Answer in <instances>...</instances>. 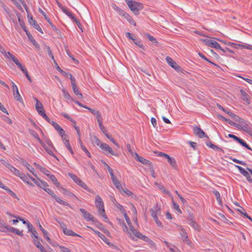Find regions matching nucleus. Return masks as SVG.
<instances>
[{
    "label": "nucleus",
    "mask_w": 252,
    "mask_h": 252,
    "mask_svg": "<svg viewBox=\"0 0 252 252\" xmlns=\"http://www.w3.org/2000/svg\"><path fill=\"white\" fill-rule=\"evenodd\" d=\"M128 6L133 13L138 15L139 14V11L143 8V4L141 2H137L132 0H126Z\"/></svg>",
    "instance_id": "1"
},
{
    "label": "nucleus",
    "mask_w": 252,
    "mask_h": 252,
    "mask_svg": "<svg viewBox=\"0 0 252 252\" xmlns=\"http://www.w3.org/2000/svg\"><path fill=\"white\" fill-rule=\"evenodd\" d=\"M69 176L79 186L83 188L85 190L88 191L89 192L95 194V192L94 190L90 189L87 185L83 182L80 178H79L76 175H74V174L69 173H68Z\"/></svg>",
    "instance_id": "2"
},
{
    "label": "nucleus",
    "mask_w": 252,
    "mask_h": 252,
    "mask_svg": "<svg viewBox=\"0 0 252 252\" xmlns=\"http://www.w3.org/2000/svg\"><path fill=\"white\" fill-rule=\"evenodd\" d=\"M151 213V216L153 218L154 220L155 221L157 225L159 226H162V223L159 220L158 215L160 213V209L159 208H156V210L153 209H151L150 211Z\"/></svg>",
    "instance_id": "3"
},
{
    "label": "nucleus",
    "mask_w": 252,
    "mask_h": 252,
    "mask_svg": "<svg viewBox=\"0 0 252 252\" xmlns=\"http://www.w3.org/2000/svg\"><path fill=\"white\" fill-rule=\"evenodd\" d=\"M38 11L40 13H41L44 17V18L46 20L47 22L51 26L52 30L54 31L59 35H61V32L59 29H57L51 22L50 19L48 17L47 14L44 12L40 8H39Z\"/></svg>",
    "instance_id": "4"
},
{
    "label": "nucleus",
    "mask_w": 252,
    "mask_h": 252,
    "mask_svg": "<svg viewBox=\"0 0 252 252\" xmlns=\"http://www.w3.org/2000/svg\"><path fill=\"white\" fill-rule=\"evenodd\" d=\"M239 123L240 124H238V126L237 127L239 130L243 131L247 134L252 130L250 128L248 122L244 119L242 118Z\"/></svg>",
    "instance_id": "5"
},
{
    "label": "nucleus",
    "mask_w": 252,
    "mask_h": 252,
    "mask_svg": "<svg viewBox=\"0 0 252 252\" xmlns=\"http://www.w3.org/2000/svg\"><path fill=\"white\" fill-rule=\"evenodd\" d=\"M130 231L132 232V233L137 238L145 241L147 242H150L151 241V240L147 236L143 235L142 233H141L140 232H139L138 230L135 229L133 226H131V228H130Z\"/></svg>",
    "instance_id": "6"
},
{
    "label": "nucleus",
    "mask_w": 252,
    "mask_h": 252,
    "mask_svg": "<svg viewBox=\"0 0 252 252\" xmlns=\"http://www.w3.org/2000/svg\"><path fill=\"white\" fill-rule=\"evenodd\" d=\"M100 149L103 151V153L105 155H107L108 153H110L111 155L114 156H118V154L114 152L112 148L107 144L103 143L101 144Z\"/></svg>",
    "instance_id": "7"
},
{
    "label": "nucleus",
    "mask_w": 252,
    "mask_h": 252,
    "mask_svg": "<svg viewBox=\"0 0 252 252\" xmlns=\"http://www.w3.org/2000/svg\"><path fill=\"white\" fill-rule=\"evenodd\" d=\"M79 210L82 213L84 219L87 221H92L94 222L96 221V219L92 216L86 210L80 208Z\"/></svg>",
    "instance_id": "8"
},
{
    "label": "nucleus",
    "mask_w": 252,
    "mask_h": 252,
    "mask_svg": "<svg viewBox=\"0 0 252 252\" xmlns=\"http://www.w3.org/2000/svg\"><path fill=\"white\" fill-rule=\"evenodd\" d=\"M180 227H181L180 235L182 237V239L183 241L184 242L186 243L189 246H191L192 243H191V241L190 240H189L188 238V236L187 232L186 230L184 228L182 227V226H180Z\"/></svg>",
    "instance_id": "9"
},
{
    "label": "nucleus",
    "mask_w": 252,
    "mask_h": 252,
    "mask_svg": "<svg viewBox=\"0 0 252 252\" xmlns=\"http://www.w3.org/2000/svg\"><path fill=\"white\" fill-rule=\"evenodd\" d=\"M235 166L240 173L246 178L249 183H252V178L251 177L249 173L247 171L245 170L242 167L239 165H235Z\"/></svg>",
    "instance_id": "10"
},
{
    "label": "nucleus",
    "mask_w": 252,
    "mask_h": 252,
    "mask_svg": "<svg viewBox=\"0 0 252 252\" xmlns=\"http://www.w3.org/2000/svg\"><path fill=\"white\" fill-rule=\"evenodd\" d=\"M205 44L209 47L211 48H215L217 49H221V46L220 44L216 41L212 40L211 39H206L204 40Z\"/></svg>",
    "instance_id": "11"
},
{
    "label": "nucleus",
    "mask_w": 252,
    "mask_h": 252,
    "mask_svg": "<svg viewBox=\"0 0 252 252\" xmlns=\"http://www.w3.org/2000/svg\"><path fill=\"white\" fill-rule=\"evenodd\" d=\"M126 36L129 39H131L133 41V43L138 46L140 48H143V46L142 44V42L140 40L136 39L134 36V35L129 32H126Z\"/></svg>",
    "instance_id": "12"
},
{
    "label": "nucleus",
    "mask_w": 252,
    "mask_h": 252,
    "mask_svg": "<svg viewBox=\"0 0 252 252\" xmlns=\"http://www.w3.org/2000/svg\"><path fill=\"white\" fill-rule=\"evenodd\" d=\"M95 204L98 210L100 212L102 209H104V203L102 198L98 195L95 196Z\"/></svg>",
    "instance_id": "13"
},
{
    "label": "nucleus",
    "mask_w": 252,
    "mask_h": 252,
    "mask_svg": "<svg viewBox=\"0 0 252 252\" xmlns=\"http://www.w3.org/2000/svg\"><path fill=\"white\" fill-rule=\"evenodd\" d=\"M28 17L29 18V22L31 25H32L33 27L37 30L39 32L43 33L42 30L40 27L39 25L37 24V22L32 18V17L28 15Z\"/></svg>",
    "instance_id": "14"
},
{
    "label": "nucleus",
    "mask_w": 252,
    "mask_h": 252,
    "mask_svg": "<svg viewBox=\"0 0 252 252\" xmlns=\"http://www.w3.org/2000/svg\"><path fill=\"white\" fill-rule=\"evenodd\" d=\"M134 155L136 157V159L139 162L145 165H149L150 167H152L153 165L151 161L144 158L142 157L139 156L136 153H134Z\"/></svg>",
    "instance_id": "15"
},
{
    "label": "nucleus",
    "mask_w": 252,
    "mask_h": 252,
    "mask_svg": "<svg viewBox=\"0 0 252 252\" xmlns=\"http://www.w3.org/2000/svg\"><path fill=\"white\" fill-rule=\"evenodd\" d=\"M89 228L92 229L93 230V229L90 227H88ZM93 230L94 231V233L95 234H96L98 237L101 239L105 243H106L108 246H111L113 245V244L110 242L109 241V239L102 233H100L99 231H97V230H94L93 229Z\"/></svg>",
    "instance_id": "16"
},
{
    "label": "nucleus",
    "mask_w": 252,
    "mask_h": 252,
    "mask_svg": "<svg viewBox=\"0 0 252 252\" xmlns=\"http://www.w3.org/2000/svg\"><path fill=\"white\" fill-rule=\"evenodd\" d=\"M51 124L58 131L62 138H63V136L65 135V131L62 127L54 121H52Z\"/></svg>",
    "instance_id": "17"
},
{
    "label": "nucleus",
    "mask_w": 252,
    "mask_h": 252,
    "mask_svg": "<svg viewBox=\"0 0 252 252\" xmlns=\"http://www.w3.org/2000/svg\"><path fill=\"white\" fill-rule=\"evenodd\" d=\"M193 132L196 135L200 138H202L204 137H207V135H206V134L203 131V130L198 126H195L194 127Z\"/></svg>",
    "instance_id": "18"
},
{
    "label": "nucleus",
    "mask_w": 252,
    "mask_h": 252,
    "mask_svg": "<svg viewBox=\"0 0 252 252\" xmlns=\"http://www.w3.org/2000/svg\"><path fill=\"white\" fill-rule=\"evenodd\" d=\"M240 93L242 95V99L246 102L247 105L250 104L249 100L250 96L248 94L243 90H240Z\"/></svg>",
    "instance_id": "19"
},
{
    "label": "nucleus",
    "mask_w": 252,
    "mask_h": 252,
    "mask_svg": "<svg viewBox=\"0 0 252 252\" xmlns=\"http://www.w3.org/2000/svg\"><path fill=\"white\" fill-rule=\"evenodd\" d=\"M21 163L22 164L26 166L28 169V170L31 172L32 173V174L35 177H36V175L35 174H34L33 171H34V168L33 167H32L31 165L26 160H25L23 158H22L21 159Z\"/></svg>",
    "instance_id": "20"
},
{
    "label": "nucleus",
    "mask_w": 252,
    "mask_h": 252,
    "mask_svg": "<svg viewBox=\"0 0 252 252\" xmlns=\"http://www.w3.org/2000/svg\"><path fill=\"white\" fill-rule=\"evenodd\" d=\"M63 232L65 235L67 236H77L81 237V236L80 235L76 233L71 229L67 228V227L66 228H64V229L63 230Z\"/></svg>",
    "instance_id": "21"
},
{
    "label": "nucleus",
    "mask_w": 252,
    "mask_h": 252,
    "mask_svg": "<svg viewBox=\"0 0 252 252\" xmlns=\"http://www.w3.org/2000/svg\"><path fill=\"white\" fill-rule=\"evenodd\" d=\"M26 35H27L29 40L32 43V44L37 48H39V45L34 39L30 32H27Z\"/></svg>",
    "instance_id": "22"
},
{
    "label": "nucleus",
    "mask_w": 252,
    "mask_h": 252,
    "mask_svg": "<svg viewBox=\"0 0 252 252\" xmlns=\"http://www.w3.org/2000/svg\"><path fill=\"white\" fill-rule=\"evenodd\" d=\"M56 201L61 205L68 206L69 208H71L70 205L66 201H63L59 198L58 196L55 195L53 197Z\"/></svg>",
    "instance_id": "23"
},
{
    "label": "nucleus",
    "mask_w": 252,
    "mask_h": 252,
    "mask_svg": "<svg viewBox=\"0 0 252 252\" xmlns=\"http://www.w3.org/2000/svg\"><path fill=\"white\" fill-rule=\"evenodd\" d=\"M188 223L196 231L199 232L200 231L201 227L197 223L195 220L189 221Z\"/></svg>",
    "instance_id": "24"
},
{
    "label": "nucleus",
    "mask_w": 252,
    "mask_h": 252,
    "mask_svg": "<svg viewBox=\"0 0 252 252\" xmlns=\"http://www.w3.org/2000/svg\"><path fill=\"white\" fill-rule=\"evenodd\" d=\"M62 140L63 141V142L65 146V147L67 148V149L69 150V151L70 152V153L73 155L74 154V152L73 151V150L72 149V148L71 147V145L69 143V140L65 139L63 137V138H62Z\"/></svg>",
    "instance_id": "25"
},
{
    "label": "nucleus",
    "mask_w": 252,
    "mask_h": 252,
    "mask_svg": "<svg viewBox=\"0 0 252 252\" xmlns=\"http://www.w3.org/2000/svg\"><path fill=\"white\" fill-rule=\"evenodd\" d=\"M165 60L168 64L173 68L177 64V63L169 56L166 57Z\"/></svg>",
    "instance_id": "26"
},
{
    "label": "nucleus",
    "mask_w": 252,
    "mask_h": 252,
    "mask_svg": "<svg viewBox=\"0 0 252 252\" xmlns=\"http://www.w3.org/2000/svg\"><path fill=\"white\" fill-rule=\"evenodd\" d=\"M155 185L158 187V188L160 190H161L162 191V192H163L164 193L170 195V196H171L170 192L169 190H166L164 188V187L162 185H161L160 184L157 183H156Z\"/></svg>",
    "instance_id": "27"
},
{
    "label": "nucleus",
    "mask_w": 252,
    "mask_h": 252,
    "mask_svg": "<svg viewBox=\"0 0 252 252\" xmlns=\"http://www.w3.org/2000/svg\"><path fill=\"white\" fill-rule=\"evenodd\" d=\"M33 243L35 246L41 252H47L45 250L43 246L41 244L39 241L33 240Z\"/></svg>",
    "instance_id": "28"
},
{
    "label": "nucleus",
    "mask_w": 252,
    "mask_h": 252,
    "mask_svg": "<svg viewBox=\"0 0 252 252\" xmlns=\"http://www.w3.org/2000/svg\"><path fill=\"white\" fill-rule=\"evenodd\" d=\"M72 89L74 93L78 97V98H82L83 97V94L79 91L78 88L77 86H72Z\"/></svg>",
    "instance_id": "29"
},
{
    "label": "nucleus",
    "mask_w": 252,
    "mask_h": 252,
    "mask_svg": "<svg viewBox=\"0 0 252 252\" xmlns=\"http://www.w3.org/2000/svg\"><path fill=\"white\" fill-rule=\"evenodd\" d=\"M9 231L16 233V234L21 236L23 235V231H20L18 229L15 228L10 226L9 227Z\"/></svg>",
    "instance_id": "30"
},
{
    "label": "nucleus",
    "mask_w": 252,
    "mask_h": 252,
    "mask_svg": "<svg viewBox=\"0 0 252 252\" xmlns=\"http://www.w3.org/2000/svg\"><path fill=\"white\" fill-rule=\"evenodd\" d=\"M227 114L229 116H230V117L232 119H234L236 122H239L240 121V120L242 119V118H241L240 117H239L238 116L236 115V114L232 113L230 111L227 112Z\"/></svg>",
    "instance_id": "31"
},
{
    "label": "nucleus",
    "mask_w": 252,
    "mask_h": 252,
    "mask_svg": "<svg viewBox=\"0 0 252 252\" xmlns=\"http://www.w3.org/2000/svg\"><path fill=\"white\" fill-rule=\"evenodd\" d=\"M130 24L133 25L134 26L136 25V23L133 19L132 18L131 16H130L128 13L125 14L124 17Z\"/></svg>",
    "instance_id": "32"
},
{
    "label": "nucleus",
    "mask_w": 252,
    "mask_h": 252,
    "mask_svg": "<svg viewBox=\"0 0 252 252\" xmlns=\"http://www.w3.org/2000/svg\"><path fill=\"white\" fill-rule=\"evenodd\" d=\"M48 177L52 181L56 187H59L60 183L58 182L56 177L53 174L48 175Z\"/></svg>",
    "instance_id": "33"
},
{
    "label": "nucleus",
    "mask_w": 252,
    "mask_h": 252,
    "mask_svg": "<svg viewBox=\"0 0 252 252\" xmlns=\"http://www.w3.org/2000/svg\"><path fill=\"white\" fill-rule=\"evenodd\" d=\"M167 160L168 162L172 166V167L176 169L177 168V165L176 163V161L175 159V158L170 157L169 158H168Z\"/></svg>",
    "instance_id": "34"
},
{
    "label": "nucleus",
    "mask_w": 252,
    "mask_h": 252,
    "mask_svg": "<svg viewBox=\"0 0 252 252\" xmlns=\"http://www.w3.org/2000/svg\"><path fill=\"white\" fill-rule=\"evenodd\" d=\"M123 195L126 194L128 196H131L132 197V195H133V193L129 189H123V190H120V191Z\"/></svg>",
    "instance_id": "35"
},
{
    "label": "nucleus",
    "mask_w": 252,
    "mask_h": 252,
    "mask_svg": "<svg viewBox=\"0 0 252 252\" xmlns=\"http://www.w3.org/2000/svg\"><path fill=\"white\" fill-rule=\"evenodd\" d=\"M19 177H20L26 183L29 184V176H28V175L27 176L24 173L22 172L19 175Z\"/></svg>",
    "instance_id": "36"
},
{
    "label": "nucleus",
    "mask_w": 252,
    "mask_h": 252,
    "mask_svg": "<svg viewBox=\"0 0 252 252\" xmlns=\"http://www.w3.org/2000/svg\"><path fill=\"white\" fill-rule=\"evenodd\" d=\"M238 142L240 145H241L242 146H244V147H245L247 149L252 151V149L249 146V145L248 144H247V143L244 140H243L242 139L240 138L239 140L238 141Z\"/></svg>",
    "instance_id": "37"
},
{
    "label": "nucleus",
    "mask_w": 252,
    "mask_h": 252,
    "mask_svg": "<svg viewBox=\"0 0 252 252\" xmlns=\"http://www.w3.org/2000/svg\"><path fill=\"white\" fill-rule=\"evenodd\" d=\"M238 142L240 145H241L242 146H244V147H245L247 149L252 151V149L249 146V145L248 144H247V143L244 140H243L242 139L240 138L239 140L238 141Z\"/></svg>",
    "instance_id": "38"
},
{
    "label": "nucleus",
    "mask_w": 252,
    "mask_h": 252,
    "mask_svg": "<svg viewBox=\"0 0 252 252\" xmlns=\"http://www.w3.org/2000/svg\"><path fill=\"white\" fill-rule=\"evenodd\" d=\"M18 21L19 22V24H20V25L21 26V27L22 28V29L24 31V32H26V33H27V32H29L27 29V27L25 25V22L24 21V20H21L20 19V18H18Z\"/></svg>",
    "instance_id": "39"
},
{
    "label": "nucleus",
    "mask_w": 252,
    "mask_h": 252,
    "mask_svg": "<svg viewBox=\"0 0 252 252\" xmlns=\"http://www.w3.org/2000/svg\"><path fill=\"white\" fill-rule=\"evenodd\" d=\"M112 182L115 187L119 189V191H120V190H123L122 185L118 179L114 180Z\"/></svg>",
    "instance_id": "40"
},
{
    "label": "nucleus",
    "mask_w": 252,
    "mask_h": 252,
    "mask_svg": "<svg viewBox=\"0 0 252 252\" xmlns=\"http://www.w3.org/2000/svg\"><path fill=\"white\" fill-rule=\"evenodd\" d=\"M210 148L214 149V150H219L221 152H223V150L222 149L219 147L218 146L215 145V144H212L211 143V142H209L208 143H207L206 144Z\"/></svg>",
    "instance_id": "41"
},
{
    "label": "nucleus",
    "mask_w": 252,
    "mask_h": 252,
    "mask_svg": "<svg viewBox=\"0 0 252 252\" xmlns=\"http://www.w3.org/2000/svg\"><path fill=\"white\" fill-rule=\"evenodd\" d=\"M13 94L15 98L17 100L19 101L20 102L23 103V100L22 98V97L21 96V95L19 94V91H17L15 93H13Z\"/></svg>",
    "instance_id": "42"
},
{
    "label": "nucleus",
    "mask_w": 252,
    "mask_h": 252,
    "mask_svg": "<svg viewBox=\"0 0 252 252\" xmlns=\"http://www.w3.org/2000/svg\"><path fill=\"white\" fill-rule=\"evenodd\" d=\"M65 14H66L71 19H75V16L72 13L71 11L68 10L67 7H66L64 9H63V11Z\"/></svg>",
    "instance_id": "43"
},
{
    "label": "nucleus",
    "mask_w": 252,
    "mask_h": 252,
    "mask_svg": "<svg viewBox=\"0 0 252 252\" xmlns=\"http://www.w3.org/2000/svg\"><path fill=\"white\" fill-rule=\"evenodd\" d=\"M2 189L6 190L7 192L14 198H17L16 194L7 186H4Z\"/></svg>",
    "instance_id": "44"
},
{
    "label": "nucleus",
    "mask_w": 252,
    "mask_h": 252,
    "mask_svg": "<svg viewBox=\"0 0 252 252\" xmlns=\"http://www.w3.org/2000/svg\"><path fill=\"white\" fill-rule=\"evenodd\" d=\"M64 191L63 192L64 194H66V195L70 197L71 198H75L77 199H78L77 197L72 192L66 190V189H63Z\"/></svg>",
    "instance_id": "45"
},
{
    "label": "nucleus",
    "mask_w": 252,
    "mask_h": 252,
    "mask_svg": "<svg viewBox=\"0 0 252 252\" xmlns=\"http://www.w3.org/2000/svg\"><path fill=\"white\" fill-rule=\"evenodd\" d=\"M9 227H10L9 225L8 224H3L0 223V231L1 232H5L6 230L9 231Z\"/></svg>",
    "instance_id": "46"
},
{
    "label": "nucleus",
    "mask_w": 252,
    "mask_h": 252,
    "mask_svg": "<svg viewBox=\"0 0 252 252\" xmlns=\"http://www.w3.org/2000/svg\"><path fill=\"white\" fill-rule=\"evenodd\" d=\"M172 201H173V207L174 209H175L178 213H179L180 214H182V211H181V210L180 209V207H179V206L176 203L173 198L172 197Z\"/></svg>",
    "instance_id": "47"
},
{
    "label": "nucleus",
    "mask_w": 252,
    "mask_h": 252,
    "mask_svg": "<svg viewBox=\"0 0 252 252\" xmlns=\"http://www.w3.org/2000/svg\"><path fill=\"white\" fill-rule=\"evenodd\" d=\"M62 92L63 93V96L65 99L69 100L72 99L68 92L66 90L63 89Z\"/></svg>",
    "instance_id": "48"
},
{
    "label": "nucleus",
    "mask_w": 252,
    "mask_h": 252,
    "mask_svg": "<svg viewBox=\"0 0 252 252\" xmlns=\"http://www.w3.org/2000/svg\"><path fill=\"white\" fill-rule=\"evenodd\" d=\"M123 228L124 231L125 232H127L129 234V236L130 237H131V236H132L131 233L130 231L128 230V227L126 226V224L125 221H123Z\"/></svg>",
    "instance_id": "49"
},
{
    "label": "nucleus",
    "mask_w": 252,
    "mask_h": 252,
    "mask_svg": "<svg viewBox=\"0 0 252 252\" xmlns=\"http://www.w3.org/2000/svg\"><path fill=\"white\" fill-rule=\"evenodd\" d=\"M176 71L179 72H181L185 74V72H187L186 71L184 70L178 64L173 68Z\"/></svg>",
    "instance_id": "50"
},
{
    "label": "nucleus",
    "mask_w": 252,
    "mask_h": 252,
    "mask_svg": "<svg viewBox=\"0 0 252 252\" xmlns=\"http://www.w3.org/2000/svg\"><path fill=\"white\" fill-rule=\"evenodd\" d=\"M124 217H125V220L127 223V224L129 225V226L130 227V228H131V226H132V224H131V222L130 221V219L129 218V217H128V216L126 214V213L125 212V213L123 214Z\"/></svg>",
    "instance_id": "51"
},
{
    "label": "nucleus",
    "mask_w": 252,
    "mask_h": 252,
    "mask_svg": "<svg viewBox=\"0 0 252 252\" xmlns=\"http://www.w3.org/2000/svg\"><path fill=\"white\" fill-rule=\"evenodd\" d=\"M147 36L148 39L154 43L157 44L158 43L157 40L153 36L149 34H147Z\"/></svg>",
    "instance_id": "52"
},
{
    "label": "nucleus",
    "mask_w": 252,
    "mask_h": 252,
    "mask_svg": "<svg viewBox=\"0 0 252 252\" xmlns=\"http://www.w3.org/2000/svg\"><path fill=\"white\" fill-rule=\"evenodd\" d=\"M41 146L43 147V148L45 150V151L47 152V153L51 155V156H54L53 153L51 150L48 149V148L46 146V145L43 143V144H41Z\"/></svg>",
    "instance_id": "53"
},
{
    "label": "nucleus",
    "mask_w": 252,
    "mask_h": 252,
    "mask_svg": "<svg viewBox=\"0 0 252 252\" xmlns=\"http://www.w3.org/2000/svg\"><path fill=\"white\" fill-rule=\"evenodd\" d=\"M230 159L235 163H238V164H241L244 166L246 165V163L243 161L239 160H238L236 158H230Z\"/></svg>",
    "instance_id": "54"
},
{
    "label": "nucleus",
    "mask_w": 252,
    "mask_h": 252,
    "mask_svg": "<svg viewBox=\"0 0 252 252\" xmlns=\"http://www.w3.org/2000/svg\"><path fill=\"white\" fill-rule=\"evenodd\" d=\"M43 189L45 190L46 192H47L49 194L51 195L53 197H54V196L56 195L54 193L53 191L49 188H43Z\"/></svg>",
    "instance_id": "55"
},
{
    "label": "nucleus",
    "mask_w": 252,
    "mask_h": 252,
    "mask_svg": "<svg viewBox=\"0 0 252 252\" xmlns=\"http://www.w3.org/2000/svg\"><path fill=\"white\" fill-rule=\"evenodd\" d=\"M72 20L76 23V24L78 28L79 29H80L82 31V32H83L82 27L81 24L79 22V21L75 17V19H72Z\"/></svg>",
    "instance_id": "56"
},
{
    "label": "nucleus",
    "mask_w": 252,
    "mask_h": 252,
    "mask_svg": "<svg viewBox=\"0 0 252 252\" xmlns=\"http://www.w3.org/2000/svg\"><path fill=\"white\" fill-rule=\"evenodd\" d=\"M228 124H229L231 126H232L235 127H236L237 128L238 126V124L229 120V119H228L226 120V122Z\"/></svg>",
    "instance_id": "57"
},
{
    "label": "nucleus",
    "mask_w": 252,
    "mask_h": 252,
    "mask_svg": "<svg viewBox=\"0 0 252 252\" xmlns=\"http://www.w3.org/2000/svg\"><path fill=\"white\" fill-rule=\"evenodd\" d=\"M99 214L104 217L105 221H108V219L105 214L104 209H102L101 211L99 212Z\"/></svg>",
    "instance_id": "58"
},
{
    "label": "nucleus",
    "mask_w": 252,
    "mask_h": 252,
    "mask_svg": "<svg viewBox=\"0 0 252 252\" xmlns=\"http://www.w3.org/2000/svg\"><path fill=\"white\" fill-rule=\"evenodd\" d=\"M55 220L60 224V227L62 228L63 230L64 229V228H66V224L61 221H59L57 219H55Z\"/></svg>",
    "instance_id": "59"
},
{
    "label": "nucleus",
    "mask_w": 252,
    "mask_h": 252,
    "mask_svg": "<svg viewBox=\"0 0 252 252\" xmlns=\"http://www.w3.org/2000/svg\"><path fill=\"white\" fill-rule=\"evenodd\" d=\"M187 220L188 222H189V221L195 220V219L193 216L192 213H189L188 216H187Z\"/></svg>",
    "instance_id": "60"
},
{
    "label": "nucleus",
    "mask_w": 252,
    "mask_h": 252,
    "mask_svg": "<svg viewBox=\"0 0 252 252\" xmlns=\"http://www.w3.org/2000/svg\"><path fill=\"white\" fill-rule=\"evenodd\" d=\"M94 139L95 141V143L96 144V145H97L100 148L101 144H103V143H102L101 141L96 136H94Z\"/></svg>",
    "instance_id": "61"
},
{
    "label": "nucleus",
    "mask_w": 252,
    "mask_h": 252,
    "mask_svg": "<svg viewBox=\"0 0 252 252\" xmlns=\"http://www.w3.org/2000/svg\"><path fill=\"white\" fill-rule=\"evenodd\" d=\"M117 208L121 212V213L123 214L125 212H126L125 209H124V207L121 205V204L118 203L116 205Z\"/></svg>",
    "instance_id": "62"
},
{
    "label": "nucleus",
    "mask_w": 252,
    "mask_h": 252,
    "mask_svg": "<svg viewBox=\"0 0 252 252\" xmlns=\"http://www.w3.org/2000/svg\"><path fill=\"white\" fill-rule=\"evenodd\" d=\"M12 173H13L15 175L19 177V175L22 173L20 171L16 169V168H14L13 170L11 171Z\"/></svg>",
    "instance_id": "63"
},
{
    "label": "nucleus",
    "mask_w": 252,
    "mask_h": 252,
    "mask_svg": "<svg viewBox=\"0 0 252 252\" xmlns=\"http://www.w3.org/2000/svg\"><path fill=\"white\" fill-rule=\"evenodd\" d=\"M60 249L62 252H71L69 249L63 246H60Z\"/></svg>",
    "instance_id": "64"
}]
</instances>
